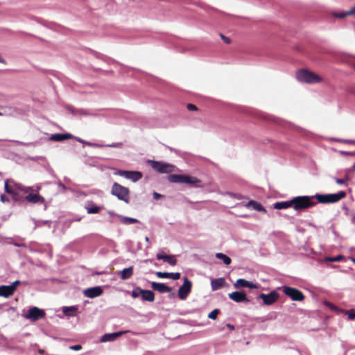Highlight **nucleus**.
Returning <instances> with one entry per match:
<instances>
[{"label": "nucleus", "mask_w": 355, "mask_h": 355, "mask_svg": "<svg viewBox=\"0 0 355 355\" xmlns=\"http://www.w3.org/2000/svg\"><path fill=\"white\" fill-rule=\"evenodd\" d=\"M346 196L345 191H339L336 193L330 194H315L311 196H297L291 200L292 206L296 211L305 209L313 207L316 203L313 199H316L318 202L322 204L334 203L338 202Z\"/></svg>", "instance_id": "1"}, {"label": "nucleus", "mask_w": 355, "mask_h": 355, "mask_svg": "<svg viewBox=\"0 0 355 355\" xmlns=\"http://www.w3.org/2000/svg\"><path fill=\"white\" fill-rule=\"evenodd\" d=\"M296 78L300 83L317 84L322 82V78L315 73L308 69H300L296 72Z\"/></svg>", "instance_id": "2"}, {"label": "nucleus", "mask_w": 355, "mask_h": 355, "mask_svg": "<svg viewBox=\"0 0 355 355\" xmlns=\"http://www.w3.org/2000/svg\"><path fill=\"white\" fill-rule=\"evenodd\" d=\"M148 163L155 171L160 173H171L175 171V166L171 164L150 159L148 160Z\"/></svg>", "instance_id": "3"}, {"label": "nucleus", "mask_w": 355, "mask_h": 355, "mask_svg": "<svg viewBox=\"0 0 355 355\" xmlns=\"http://www.w3.org/2000/svg\"><path fill=\"white\" fill-rule=\"evenodd\" d=\"M112 194L126 203L129 202V189L116 182H114L112 185Z\"/></svg>", "instance_id": "4"}, {"label": "nucleus", "mask_w": 355, "mask_h": 355, "mask_svg": "<svg viewBox=\"0 0 355 355\" xmlns=\"http://www.w3.org/2000/svg\"><path fill=\"white\" fill-rule=\"evenodd\" d=\"M283 293L291 297V299L293 301H302L304 299V295L303 293L298 289L289 287L287 286H283L279 288Z\"/></svg>", "instance_id": "5"}, {"label": "nucleus", "mask_w": 355, "mask_h": 355, "mask_svg": "<svg viewBox=\"0 0 355 355\" xmlns=\"http://www.w3.org/2000/svg\"><path fill=\"white\" fill-rule=\"evenodd\" d=\"M116 174L122 176L126 179L130 180L134 182H136L141 179L143 175L139 171H118Z\"/></svg>", "instance_id": "6"}, {"label": "nucleus", "mask_w": 355, "mask_h": 355, "mask_svg": "<svg viewBox=\"0 0 355 355\" xmlns=\"http://www.w3.org/2000/svg\"><path fill=\"white\" fill-rule=\"evenodd\" d=\"M192 283L187 277L184 279L183 284L178 290V297L180 300H185L191 291Z\"/></svg>", "instance_id": "7"}, {"label": "nucleus", "mask_w": 355, "mask_h": 355, "mask_svg": "<svg viewBox=\"0 0 355 355\" xmlns=\"http://www.w3.org/2000/svg\"><path fill=\"white\" fill-rule=\"evenodd\" d=\"M45 315V312L40 309L37 307H32L31 308L25 315V318L29 319L32 321H37L40 318H44Z\"/></svg>", "instance_id": "8"}, {"label": "nucleus", "mask_w": 355, "mask_h": 355, "mask_svg": "<svg viewBox=\"0 0 355 355\" xmlns=\"http://www.w3.org/2000/svg\"><path fill=\"white\" fill-rule=\"evenodd\" d=\"M259 297L263 300L264 304L271 305L277 300L279 294L276 291H271L269 294H260Z\"/></svg>", "instance_id": "9"}, {"label": "nucleus", "mask_w": 355, "mask_h": 355, "mask_svg": "<svg viewBox=\"0 0 355 355\" xmlns=\"http://www.w3.org/2000/svg\"><path fill=\"white\" fill-rule=\"evenodd\" d=\"M103 289L101 286H94L84 290L83 294L85 297L89 298H94L101 295Z\"/></svg>", "instance_id": "10"}, {"label": "nucleus", "mask_w": 355, "mask_h": 355, "mask_svg": "<svg viewBox=\"0 0 355 355\" xmlns=\"http://www.w3.org/2000/svg\"><path fill=\"white\" fill-rule=\"evenodd\" d=\"M230 299L234 301L235 302H248L249 300L246 297L245 293L239 291L232 292L228 294Z\"/></svg>", "instance_id": "11"}, {"label": "nucleus", "mask_w": 355, "mask_h": 355, "mask_svg": "<svg viewBox=\"0 0 355 355\" xmlns=\"http://www.w3.org/2000/svg\"><path fill=\"white\" fill-rule=\"evenodd\" d=\"M234 287L235 288H240L244 287L250 288H258L259 286L244 279H239L234 284Z\"/></svg>", "instance_id": "12"}, {"label": "nucleus", "mask_w": 355, "mask_h": 355, "mask_svg": "<svg viewBox=\"0 0 355 355\" xmlns=\"http://www.w3.org/2000/svg\"><path fill=\"white\" fill-rule=\"evenodd\" d=\"M126 332H128V331H121L114 332V333H112V334H105L101 337L100 341L101 343L114 341L116 339H117L119 336L125 334Z\"/></svg>", "instance_id": "13"}, {"label": "nucleus", "mask_w": 355, "mask_h": 355, "mask_svg": "<svg viewBox=\"0 0 355 355\" xmlns=\"http://www.w3.org/2000/svg\"><path fill=\"white\" fill-rule=\"evenodd\" d=\"M25 200L30 202V203H33V204H36V203H44L45 202V200L44 198L41 196L40 195H39L38 193H28V195L26 196L25 197Z\"/></svg>", "instance_id": "14"}, {"label": "nucleus", "mask_w": 355, "mask_h": 355, "mask_svg": "<svg viewBox=\"0 0 355 355\" xmlns=\"http://www.w3.org/2000/svg\"><path fill=\"white\" fill-rule=\"evenodd\" d=\"M156 257L158 260H163L171 266H175L177 264V259L174 255H166L159 252L157 254Z\"/></svg>", "instance_id": "15"}, {"label": "nucleus", "mask_w": 355, "mask_h": 355, "mask_svg": "<svg viewBox=\"0 0 355 355\" xmlns=\"http://www.w3.org/2000/svg\"><path fill=\"white\" fill-rule=\"evenodd\" d=\"M15 183L16 182L12 180H6L4 185L5 191L8 194L12 195L14 197L17 195V190L15 187Z\"/></svg>", "instance_id": "16"}, {"label": "nucleus", "mask_w": 355, "mask_h": 355, "mask_svg": "<svg viewBox=\"0 0 355 355\" xmlns=\"http://www.w3.org/2000/svg\"><path fill=\"white\" fill-rule=\"evenodd\" d=\"M151 287L153 290L159 292L160 293H165L171 291V288L163 283L152 282Z\"/></svg>", "instance_id": "17"}, {"label": "nucleus", "mask_w": 355, "mask_h": 355, "mask_svg": "<svg viewBox=\"0 0 355 355\" xmlns=\"http://www.w3.org/2000/svg\"><path fill=\"white\" fill-rule=\"evenodd\" d=\"M156 275L159 278H170L174 280H177L180 278V273L179 272H157Z\"/></svg>", "instance_id": "18"}, {"label": "nucleus", "mask_w": 355, "mask_h": 355, "mask_svg": "<svg viewBox=\"0 0 355 355\" xmlns=\"http://www.w3.org/2000/svg\"><path fill=\"white\" fill-rule=\"evenodd\" d=\"M133 275V267L130 266L124 268L123 270L119 272V275L122 280L130 279Z\"/></svg>", "instance_id": "19"}, {"label": "nucleus", "mask_w": 355, "mask_h": 355, "mask_svg": "<svg viewBox=\"0 0 355 355\" xmlns=\"http://www.w3.org/2000/svg\"><path fill=\"white\" fill-rule=\"evenodd\" d=\"M15 292L13 291V290H12L9 285L0 286V297L8 298L10 296L12 295Z\"/></svg>", "instance_id": "20"}, {"label": "nucleus", "mask_w": 355, "mask_h": 355, "mask_svg": "<svg viewBox=\"0 0 355 355\" xmlns=\"http://www.w3.org/2000/svg\"><path fill=\"white\" fill-rule=\"evenodd\" d=\"M116 216L119 218L121 223L123 225H128L130 224L139 223V221L137 219L134 218L124 216L120 214H116Z\"/></svg>", "instance_id": "21"}, {"label": "nucleus", "mask_w": 355, "mask_h": 355, "mask_svg": "<svg viewBox=\"0 0 355 355\" xmlns=\"http://www.w3.org/2000/svg\"><path fill=\"white\" fill-rule=\"evenodd\" d=\"M224 278L214 279L211 281V286L213 291H217L221 288L225 284Z\"/></svg>", "instance_id": "22"}, {"label": "nucleus", "mask_w": 355, "mask_h": 355, "mask_svg": "<svg viewBox=\"0 0 355 355\" xmlns=\"http://www.w3.org/2000/svg\"><path fill=\"white\" fill-rule=\"evenodd\" d=\"M73 136L71 134H53L51 136L50 139L55 141H61L65 139H71Z\"/></svg>", "instance_id": "23"}, {"label": "nucleus", "mask_w": 355, "mask_h": 355, "mask_svg": "<svg viewBox=\"0 0 355 355\" xmlns=\"http://www.w3.org/2000/svg\"><path fill=\"white\" fill-rule=\"evenodd\" d=\"M141 298L144 301L153 302L155 300L154 293L149 290L142 289Z\"/></svg>", "instance_id": "24"}, {"label": "nucleus", "mask_w": 355, "mask_h": 355, "mask_svg": "<svg viewBox=\"0 0 355 355\" xmlns=\"http://www.w3.org/2000/svg\"><path fill=\"white\" fill-rule=\"evenodd\" d=\"M245 206L248 208L252 207L253 209L259 211H263V212H266V211L265 208L260 203H259V202H257L256 201H254V200L249 201L245 205Z\"/></svg>", "instance_id": "25"}, {"label": "nucleus", "mask_w": 355, "mask_h": 355, "mask_svg": "<svg viewBox=\"0 0 355 355\" xmlns=\"http://www.w3.org/2000/svg\"><path fill=\"white\" fill-rule=\"evenodd\" d=\"M200 182V180L196 177L190 176L188 175H184L182 184L194 185Z\"/></svg>", "instance_id": "26"}, {"label": "nucleus", "mask_w": 355, "mask_h": 355, "mask_svg": "<svg viewBox=\"0 0 355 355\" xmlns=\"http://www.w3.org/2000/svg\"><path fill=\"white\" fill-rule=\"evenodd\" d=\"M184 175L171 174L168 176V180L173 183H183Z\"/></svg>", "instance_id": "27"}, {"label": "nucleus", "mask_w": 355, "mask_h": 355, "mask_svg": "<svg viewBox=\"0 0 355 355\" xmlns=\"http://www.w3.org/2000/svg\"><path fill=\"white\" fill-rule=\"evenodd\" d=\"M292 206L291 200L284 202H278L274 205V208L277 209H285Z\"/></svg>", "instance_id": "28"}, {"label": "nucleus", "mask_w": 355, "mask_h": 355, "mask_svg": "<svg viewBox=\"0 0 355 355\" xmlns=\"http://www.w3.org/2000/svg\"><path fill=\"white\" fill-rule=\"evenodd\" d=\"M78 308L76 306H64L62 308V312L67 316H73Z\"/></svg>", "instance_id": "29"}, {"label": "nucleus", "mask_w": 355, "mask_h": 355, "mask_svg": "<svg viewBox=\"0 0 355 355\" xmlns=\"http://www.w3.org/2000/svg\"><path fill=\"white\" fill-rule=\"evenodd\" d=\"M15 187L17 191H21L24 193H26L27 195L29 193V192L33 191V187H25L19 183H15Z\"/></svg>", "instance_id": "30"}, {"label": "nucleus", "mask_w": 355, "mask_h": 355, "mask_svg": "<svg viewBox=\"0 0 355 355\" xmlns=\"http://www.w3.org/2000/svg\"><path fill=\"white\" fill-rule=\"evenodd\" d=\"M216 257L218 259L222 260L225 265H229L231 263V259L223 253H216Z\"/></svg>", "instance_id": "31"}, {"label": "nucleus", "mask_w": 355, "mask_h": 355, "mask_svg": "<svg viewBox=\"0 0 355 355\" xmlns=\"http://www.w3.org/2000/svg\"><path fill=\"white\" fill-rule=\"evenodd\" d=\"M86 209H87V211L88 214H96L101 209V208L99 207L96 206V205H92L91 207H87Z\"/></svg>", "instance_id": "32"}, {"label": "nucleus", "mask_w": 355, "mask_h": 355, "mask_svg": "<svg viewBox=\"0 0 355 355\" xmlns=\"http://www.w3.org/2000/svg\"><path fill=\"white\" fill-rule=\"evenodd\" d=\"M142 289L141 288H137L131 292V295L133 298H137L141 295Z\"/></svg>", "instance_id": "33"}, {"label": "nucleus", "mask_w": 355, "mask_h": 355, "mask_svg": "<svg viewBox=\"0 0 355 355\" xmlns=\"http://www.w3.org/2000/svg\"><path fill=\"white\" fill-rule=\"evenodd\" d=\"M220 311L218 309H214L211 312H210L208 315V318L211 320H216L218 315L219 314Z\"/></svg>", "instance_id": "34"}, {"label": "nucleus", "mask_w": 355, "mask_h": 355, "mask_svg": "<svg viewBox=\"0 0 355 355\" xmlns=\"http://www.w3.org/2000/svg\"><path fill=\"white\" fill-rule=\"evenodd\" d=\"M343 259L342 255H338L334 257H327L326 260L330 262H338L341 261Z\"/></svg>", "instance_id": "35"}, {"label": "nucleus", "mask_w": 355, "mask_h": 355, "mask_svg": "<svg viewBox=\"0 0 355 355\" xmlns=\"http://www.w3.org/2000/svg\"><path fill=\"white\" fill-rule=\"evenodd\" d=\"M349 180V175L347 173H345V178L343 179H339V178H335V181L338 184H344L347 180Z\"/></svg>", "instance_id": "36"}, {"label": "nucleus", "mask_w": 355, "mask_h": 355, "mask_svg": "<svg viewBox=\"0 0 355 355\" xmlns=\"http://www.w3.org/2000/svg\"><path fill=\"white\" fill-rule=\"evenodd\" d=\"M345 313L348 315V318L349 320H354L355 319V310L351 309L349 311H345Z\"/></svg>", "instance_id": "37"}, {"label": "nucleus", "mask_w": 355, "mask_h": 355, "mask_svg": "<svg viewBox=\"0 0 355 355\" xmlns=\"http://www.w3.org/2000/svg\"><path fill=\"white\" fill-rule=\"evenodd\" d=\"M325 305L328 306L331 310L336 311V312H340L341 311L337 308L334 304L330 303V302H325Z\"/></svg>", "instance_id": "38"}, {"label": "nucleus", "mask_w": 355, "mask_h": 355, "mask_svg": "<svg viewBox=\"0 0 355 355\" xmlns=\"http://www.w3.org/2000/svg\"><path fill=\"white\" fill-rule=\"evenodd\" d=\"M334 16L335 17L342 19V18H345V17H347V15L346 12H340L334 13Z\"/></svg>", "instance_id": "39"}, {"label": "nucleus", "mask_w": 355, "mask_h": 355, "mask_svg": "<svg viewBox=\"0 0 355 355\" xmlns=\"http://www.w3.org/2000/svg\"><path fill=\"white\" fill-rule=\"evenodd\" d=\"M21 284V282L19 280H16L12 283V284L9 285L10 287L15 292L17 289V286H19Z\"/></svg>", "instance_id": "40"}, {"label": "nucleus", "mask_w": 355, "mask_h": 355, "mask_svg": "<svg viewBox=\"0 0 355 355\" xmlns=\"http://www.w3.org/2000/svg\"><path fill=\"white\" fill-rule=\"evenodd\" d=\"M104 146L110 148H121L122 146V143H113L111 144L105 145Z\"/></svg>", "instance_id": "41"}, {"label": "nucleus", "mask_w": 355, "mask_h": 355, "mask_svg": "<svg viewBox=\"0 0 355 355\" xmlns=\"http://www.w3.org/2000/svg\"><path fill=\"white\" fill-rule=\"evenodd\" d=\"M0 200L3 203L10 202L9 198L4 194L0 196Z\"/></svg>", "instance_id": "42"}, {"label": "nucleus", "mask_w": 355, "mask_h": 355, "mask_svg": "<svg viewBox=\"0 0 355 355\" xmlns=\"http://www.w3.org/2000/svg\"><path fill=\"white\" fill-rule=\"evenodd\" d=\"M187 109L190 111H195L197 110V107L193 104L189 103L187 104Z\"/></svg>", "instance_id": "43"}, {"label": "nucleus", "mask_w": 355, "mask_h": 355, "mask_svg": "<svg viewBox=\"0 0 355 355\" xmlns=\"http://www.w3.org/2000/svg\"><path fill=\"white\" fill-rule=\"evenodd\" d=\"M87 145L89 146H91V147H98V148H101V147H103L104 145H101V144H95V143H91V142H87Z\"/></svg>", "instance_id": "44"}, {"label": "nucleus", "mask_w": 355, "mask_h": 355, "mask_svg": "<svg viewBox=\"0 0 355 355\" xmlns=\"http://www.w3.org/2000/svg\"><path fill=\"white\" fill-rule=\"evenodd\" d=\"M69 349L71 350L78 351L82 349V346L80 345H73L69 347Z\"/></svg>", "instance_id": "45"}, {"label": "nucleus", "mask_w": 355, "mask_h": 355, "mask_svg": "<svg viewBox=\"0 0 355 355\" xmlns=\"http://www.w3.org/2000/svg\"><path fill=\"white\" fill-rule=\"evenodd\" d=\"M354 171H355V163L354 164V165L352 166V168H348L345 171V173H347L348 175H349V173H353Z\"/></svg>", "instance_id": "46"}, {"label": "nucleus", "mask_w": 355, "mask_h": 355, "mask_svg": "<svg viewBox=\"0 0 355 355\" xmlns=\"http://www.w3.org/2000/svg\"><path fill=\"white\" fill-rule=\"evenodd\" d=\"M347 16L355 14V7L352 8L349 11H346Z\"/></svg>", "instance_id": "47"}, {"label": "nucleus", "mask_w": 355, "mask_h": 355, "mask_svg": "<svg viewBox=\"0 0 355 355\" xmlns=\"http://www.w3.org/2000/svg\"><path fill=\"white\" fill-rule=\"evenodd\" d=\"M340 141H342L345 144H355V140H339Z\"/></svg>", "instance_id": "48"}, {"label": "nucleus", "mask_w": 355, "mask_h": 355, "mask_svg": "<svg viewBox=\"0 0 355 355\" xmlns=\"http://www.w3.org/2000/svg\"><path fill=\"white\" fill-rule=\"evenodd\" d=\"M153 198L155 200H159L160 198L162 197V196L157 192L153 193Z\"/></svg>", "instance_id": "49"}, {"label": "nucleus", "mask_w": 355, "mask_h": 355, "mask_svg": "<svg viewBox=\"0 0 355 355\" xmlns=\"http://www.w3.org/2000/svg\"><path fill=\"white\" fill-rule=\"evenodd\" d=\"M220 37L225 43L229 44L230 42V39L229 37H227L223 35H220Z\"/></svg>", "instance_id": "50"}, {"label": "nucleus", "mask_w": 355, "mask_h": 355, "mask_svg": "<svg viewBox=\"0 0 355 355\" xmlns=\"http://www.w3.org/2000/svg\"><path fill=\"white\" fill-rule=\"evenodd\" d=\"M340 154L344 155H352L354 154V153L347 152V151H340Z\"/></svg>", "instance_id": "51"}, {"label": "nucleus", "mask_w": 355, "mask_h": 355, "mask_svg": "<svg viewBox=\"0 0 355 355\" xmlns=\"http://www.w3.org/2000/svg\"><path fill=\"white\" fill-rule=\"evenodd\" d=\"M33 187V191H34V192H38L41 189L40 186H36V187Z\"/></svg>", "instance_id": "52"}, {"label": "nucleus", "mask_w": 355, "mask_h": 355, "mask_svg": "<svg viewBox=\"0 0 355 355\" xmlns=\"http://www.w3.org/2000/svg\"><path fill=\"white\" fill-rule=\"evenodd\" d=\"M0 62H1V63H3V64H5V63H6V62H5L4 59L1 57V55H0Z\"/></svg>", "instance_id": "53"}, {"label": "nucleus", "mask_w": 355, "mask_h": 355, "mask_svg": "<svg viewBox=\"0 0 355 355\" xmlns=\"http://www.w3.org/2000/svg\"><path fill=\"white\" fill-rule=\"evenodd\" d=\"M59 186H60L62 189H64H64H66V187H65V186H64L63 184H62V183H59Z\"/></svg>", "instance_id": "54"}, {"label": "nucleus", "mask_w": 355, "mask_h": 355, "mask_svg": "<svg viewBox=\"0 0 355 355\" xmlns=\"http://www.w3.org/2000/svg\"><path fill=\"white\" fill-rule=\"evenodd\" d=\"M76 140H77L78 142H80V143H82V144L85 143V141H84V140H83V139H80V138H77V139H76Z\"/></svg>", "instance_id": "55"}, {"label": "nucleus", "mask_w": 355, "mask_h": 355, "mask_svg": "<svg viewBox=\"0 0 355 355\" xmlns=\"http://www.w3.org/2000/svg\"><path fill=\"white\" fill-rule=\"evenodd\" d=\"M80 114L87 115V114L84 111H80Z\"/></svg>", "instance_id": "56"}, {"label": "nucleus", "mask_w": 355, "mask_h": 355, "mask_svg": "<svg viewBox=\"0 0 355 355\" xmlns=\"http://www.w3.org/2000/svg\"><path fill=\"white\" fill-rule=\"evenodd\" d=\"M145 241H146V242H149V238H148V236H146V237H145Z\"/></svg>", "instance_id": "57"}, {"label": "nucleus", "mask_w": 355, "mask_h": 355, "mask_svg": "<svg viewBox=\"0 0 355 355\" xmlns=\"http://www.w3.org/2000/svg\"><path fill=\"white\" fill-rule=\"evenodd\" d=\"M227 327L232 329H234V327L230 324H227Z\"/></svg>", "instance_id": "58"}, {"label": "nucleus", "mask_w": 355, "mask_h": 355, "mask_svg": "<svg viewBox=\"0 0 355 355\" xmlns=\"http://www.w3.org/2000/svg\"><path fill=\"white\" fill-rule=\"evenodd\" d=\"M109 214H110V215H115V216L116 215V214H114V213H113V212H112V211H109Z\"/></svg>", "instance_id": "59"}, {"label": "nucleus", "mask_w": 355, "mask_h": 355, "mask_svg": "<svg viewBox=\"0 0 355 355\" xmlns=\"http://www.w3.org/2000/svg\"><path fill=\"white\" fill-rule=\"evenodd\" d=\"M351 260H352V261H353L354 263H355V258H351Z\"/></svg>", "instance_id": "60"}, {"label": "nucleus", "mask_w": 355, "mask_h": 355, "mask_svg": "<svg viewBox=\"0 0 355 355\" xmlns=\"http://www.w3.org/2000/svg\"><path fill=\"white\" fill-rule=\"evenodd\" d=\"M87 141H85V143H83V144H86V145H87Z\"/></svg>", "instance_id": "61"}, {"label": "nucleus", "mask_w": 355, "mask_h": 355, "mask_svg": "<svg viewBox=\"0 0 355 355\" xmlns=\"http://www.w3.org/2000/svg\"><path fill=\"white\" fill-rule=\"evenodd\" d=\"M2 115H3V114H2V113H1V112H0V116H2Z\"/></svg>", "instance_id": "62"}]
</instances>
